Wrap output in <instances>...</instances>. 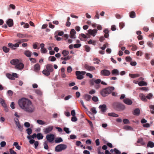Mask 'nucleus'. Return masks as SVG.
Wrapping results in <instances>:
<instances>
[{"mask_svg": "<svg viewBox=\"0 0 154 154\" xmlns=\"http://www.w3.org/2000/svg\"><path fill=\"white\" fill-rule=\"evenodd\" d=\"M18 103L20 107L26 112L32 113L34 112L35 107L29 100L23 98L20 99Z\"/></svg>", "mask_w": 154, "mask_h": 154, "instance_id": "nucleus-1", "label": "nucleus"}, {"mask_svg": "<svg viewBox=\"0 0 154 154\" xmlns=\"http://www.w3.org/2000/svg\"><path fill=\"white\" fill-rule=\"evenodd\" d=\"M112 106L113 109L118 111H123L125 109V106L124 104L119 102H113Z\"/></svg>", "mask_w": 154, "mask_h": 154, "instance_id": "nucleus-2", "label": "nucleus"}, {"mask_svg": "<svg viewBox=\"0 0 154 154\" xmlns=\"http://www.w3.org/2000/svg\"><path fill=\"white\" fill-rule=\"evenodd\" d=\"M46 69H44L42 73L46 76H48L50 74V73L54 70L53 65L50 64H48L46 66Z\"/></svg>", "mask_w": 154, "mask_h": 154, "instance_id": "nucleus-3", "label": "nucleus"}, {"mask_svg": "<svg viewBox=\"0 0 154 154\" xmlns=\"http://www.w3.org/2000/svg\"><path fill=\"white\" fill-rule=\"evenodd\" d=\"M113 87H109L103 89L100 92L101 94L103 97H105L111 93L114 90Z\"/></svg>", "mask_w": 154, "mask_h": 154, "instance_id": "nucleus-4", "label": "nucleus"}, {"mask_svg": "<svg viewBox=\"0 0 154 154\" xmlns=\"http://www.w3.org/2000/svg\"><path fill=\"white\" fill-rule=\"evenodd\" d=\"M67 148V146L64 144H60L56 146L55 149L56 152H59L65 150Z\"/></svg>", "mask_w": 154, "mask_h": 154, "instance_id": "nucleus-5", "label": "nucleus"}, {"mask_svg": "<svg viewBox=\"0 0 154 154\" xmlns=\"http://www.w3.org/2000/svg\"><path fill=\"white\" fill-rule=\"evenodd\" d=\"M86 72L84 71L82 72L77 71L75 72V75L77 76L76 78L79 80H81L84 78L83 76L86 73Z\"/></svg>", "mask_w": 154, "mask_h": 154, "instance_id": "nucleus-6", "label": "nucleus"}, {"mask_svg": "<svg viewBox=\"0 0 154 154\" xmlns=\"http://www.w3.org/2000/svg\"><path fill=\"white\" fill-rule=\"evenodd\" d=\"M6 75L8 78L12 80H14L15 78H17L18 77L17 74L15 73H13L12 74L7 73L6 74Z\"/></svg>", "mask_w": 154, "mask_h": 154, "instance_id": "nucleus-7", "label": "nucleus"}, {"mask_svg": "<svg viewBox=\"0 0 154 154\" xmlns=\"http://www.w3.org/2000/svg\"><path fill=\"white\" fill-rule=\"evenodd\" d=\"M46 138L49 142L51 143L54 139V135L52 134H48L46 136Z\"/></svg>", "mask_w": 154, "mask_h": 154, "instance_id": "nucleus-8", "label": "nucleus"}, {"mask_svg": "<svg viewBox=\"0 0 154 154\" xmlns=\"http://www.w3.org/2000/svg\"><path fill=\"white\" fill-rule=\"evenodd\" d=\"M110 72L109 70L106 69L102 70L100 72L101 75L104 76H109L110 74Z\"/></svg>", "mask_w": 154, "mask_h": 154, "instance_id": "nucleus-9", "label": "nucleus"}, {"mask_svg": "<svg viewBox=\"0 0 154 154\" xmlns=\"http://www.w3.org/2000/svg\"><path fill=\"white\" fill-rule=\"evenodd\" d=\"M97 30L96 29H94L92 30L90 29L88 31V33L93 36H94L97 32Z\"/></svg>", "mask_w": 154, "mask_h": 154, "instance_id": "nucleus-10", "label": "nucleus"}, {"mask_svg": "<svg viewBox=\"0 0 154 154\" xmlns=\"http://www.w3.org/2000/svg\"><path fill=\"white\" fill-rule=\"evenodd\" d=\"M123 101L125 103L128 105H131L133 103L131 100L127 98H125L123 100Z\"/></svg>", "mask_w": 154, "mask_h": 154, "instance_id": "nucleus-11", "label": "nucleus"}, {"mask_svg": "<svg viewBox=\"0 0 154 154\" xmlns=\"http://www.w3.org/2000/svg\"><path fill=\"white\" fill-rule=\"evenodd\" d=\"M53 127L49 126L44 129V132L45 134H47L51 132L53 130Z\"/></svg>", "mask_w": 154, "mask_h": 154, "instance_id": "nucleus-12", "label": "nucleus"}, {"mask_svg": "<svg viewBox=\"0 0 154 154\" xmlns=\"http://www.w3.org/2000/svg\"><path fill=\"white\" fill-rule=\"evenodd\" d=\"M84 67L86 69L90 71H92L95 69V68L94 67L89 66L87 64L85 65Z\"/></svg>", "mask_w": 154, "mask_h": 154, "instance_id": "nucleus-13", "label": "nucleus"}, {"mask_svg": "<svg viewBox=\"0 0 154 154\" xmlns=\"http://www.w3.org/2000/svg\"><path fill=\"white\" fill-rule=\"evenodd\" d=\"M76 32L74 29H72L70 32V37L72 38H76L75 34Z\"/></svg>", "mask_w": 154, "mask_h": 154, "instance_id": "nucleus-14", "label": "nucleus"}, {"mask_svg": "<svg viewBox=\"0 0 154 154\" xmlns=\"http://www.w3.org/2000/svg\"><path fill=\"white\" fill-rule=\"evenodd\" d=\"M139 97L142 101L144 102H146L147 101L146 96H145L143 93L140 94Z\"/></svg>", "mask_w": 154, "mask_h": 154, "instance_id": "nucleus-15", "label": "nucleus"}, {"mask_svg": "<svg viewBox=\"0 0 154 154\" xmlns=\"http://www.w3.org/2000/svg\"><path fill=\"white\" fill-rule=\"evenodd\" d=\"M15 68L21 70L24 67V65L21 63H18L15 66Z\"/></svg>", "mask_w": 154, "mask_h": 154, "instance_id": "nucleus-16", "label": "nucleus"}, {"mask_svg": "<svg viewBox=\"0 0 154 154\" xmlns=\"http://www.w3.org/2000/svg\"><path fill=\"white\" fill-rule=\"evenodd\" d=\"M19 62V60L18 59H14L10 61L11 63L14 65H16Z\"/></svg>", "mask_w": 154, "mask_h": 154, "instance_id": "nucleus-17", "label": "nucleus"}, {"mask_svg": "<svg viewBox=\"0 0 154 154\" xmlns=\"http://www.w3.org/2000/svg\"><path fill=\"white\" fill-rule=\"evenodd\" d=\"M79 38L81 41H85L83 39L86 38L87 37L85 34L81 33L79 35Z\"/></svg>", "mask_w": 154, "mask_h": 154, "instance_id": "nucleus-18", "label": "nucleus"}, {"mask_svg": "<svg viewBox=\"0 0 154 154\" xmlns=\"http://www.w3.org/2000/svg\"><path fill=\"white\" fill-rule=\"evenodd\" d=\"M34 71L36 72H38L40 69V65L38 63L35 64L34 67Z\"/></svg>", "mask_w": 154, "mask_h": 154, "instance_id": "nucleus-19", "label": "nucleus"}, {"mask_svg": "<svg viewBox=\"0 0 154 154\" xmlns=\"http://www.w3.org/2000/svg\"><path fill=\"white\" fill-rule=\"evenodd\" d=\"M6 23L9 27L13 26V20L11 19H8Z\"/></svg>", "mask_w": 154, "mask_h": 154, "instance_id": "nucleus-20", "label": "nucleus"}, {"mask_svg": "<svg viewBox=\"0 0 154 154\" xmlns=\"http://www.w3.org/2000/svg\"><path fill=\"white\" fill-rule=\"evenodd\" d=\"M106 106L105 104L100 105L99 106V108L101 109V111L102 112H105L106 110Z\"/></svg>", "mask_w": 154, "mask_h": 154, "instance_id": "nucleus-21", "label": "nucleus"}, {"mask_svg": "<svg viewBox=\"0 0 154 154\" xmlns=\"http://www.w3.org/2000/svg\"><path fill=\"white\" fill-rule=\"evenodd\" d=\"M84 99L87 101H89L91 98V96L89 94H85L84 95Z\"/></svg>", "mask_w": 154, "mask_h": 154, "instance_id": "nucleus-22", "label": "nucleus"}, {"mask_svg": "<svg viewBox=\"0 0 154 154\" xmlns=\"http://www.w3.org/2000/svg\"><path fill=\"white\" fill-rule=\"evenodd\" d=\"M24 54L27 57H29L31 56L32 52L29 50H27L24 51Z\"/></svg>", "mask_w": 154, "mask_h": 154, "instance_id": "nucleus-23", "label": "nucleus"}, {"mask_svg": "<svg viewBox=\"0 0 154 154\" xmlns=\"http://www.w3.org/2000/svg\"><path fill=\"white\" fill-rule=\"evenodd\" d=\"M112 75H119V72L118 69H115L112 70Z\"/></svg>", "mask_w": 154, "mask_h": 154, "instance_id": "nucleus-24", "label": "nucleus"}, {"mask_svg": "<svg viewBox=\"0 0 154 154\" xmlns=\"http://www.w3.org/2000/svg\"><path fill=\"white\" fill-rule=\"evenodd\" d=\"M17 36L19 38H26L28 37V35L26 34L20 33H18L17 34Z\"/></svg>", "mask_w": 154, "mask_h": 154, "instance_id": "nucleus-25", "label": "nucleus"}, {"mask_svg": "<svg viewBox=\"0 0 154 154\" xmlns=\"http://www.w3.org/2000/svg\"><path fill=\"white\" fill-rule=\"evenodd\" d=\"M140 110L139 109L137 108L134 109L133 114L136 116H139L140 114Z\"/></svg>", "mask_w": 154, "mask_h": 154, "instance_id": "nucleus-26", "label": "nucleus"}, {"mask_svg": "<svg viewBox=\"0 0 154 154\" xmlns=\"http://www.w3.org/2000/svg\"><path fill=\"white\" fill-rule=\"evenodd\" d=\"M137 143H140L142 145H144L145 144V143L143 142V139L142 138H139L138 139L137 141Z\"/></svg>", "mask_w": 154, "mask_h": 154, "instance_id": "nucleus-27", "label": "nucleus"}, {"mask_svg": "<svg viewBox=\"0 0 154 154\" xmlns=\"http://www.w3.org/2000/svg\"><path fill=\"white\" fill-rule=\"evenodd\" d=\"M108 115L110 116H112L115 117H117L119 116L118 114L114 112H111L108 113Z\"/></svg>", "mask_w": 154, "mask_h": 154, "instance_id": "nucleus-28", "label": "nucleus"}, {"mask_svg": "<svg viewBox=\"0 0 154 154\" xmlns=\"http://www.w3.org/2000/svg\"><path fill=\"white\" fill-rule=\"evenodd\" d=\"M129 76L131 78H134L140 76V75L138 74H129Z\"/></svg>", "mask_w": 154, "mask_h": 154, "instance_id": "nucleus-29", "label": "nucleus"}, {"mask_svg": "<svg viewBox=\"0 0 154 154\" xmlns=\"http://www.w3.org/2000/svg\"><path fill=\"white\" fill-rule=\"evenodd\" d=\"M63 141V140L62 138L60 137H57L56 138L55 140V143H57L62 142Z\"/></svg>", "mask_w": 154, "mask_h": 154, "instance_id": "nucleus-30", "label": "nucleus"}, {"mask_svg": "<svg viewBox=\"0 0 154 154\" xmlns=\"http://www.w3.org/2000/svg\"><path fill=\"white\" fill-rule=\"evenodd\" d=\"M109 31L106 29H105L103 31V32L105 33L104 36L105 38H107L109 36Z\"/></svg>", "mask_w": 154, "mask_h": 154, "instance_id": "nucleus-31", "label": "nucleus"}, {"mask_svg": "<svg viewBox=\"0 0 154 154\" xmlns=\"http://www.w3.org/2000/svg\"><path fill=\"white\" fill-rule=\"evenodd\" d=\"M138 85L140 86H146L147 85V83L145 82L141 81L138 83Z\"/></svg>", "mask_w": 154, "mask_h": 154, "instance_id": "nucleus-32", "label": "nucleus"}, {"mask_svg": "<svg viewBox=\"0 0 154 154\" xmlns=\"http://www.w3.org/2000/svg\"><path fill=\"white\" fill-rule=\"evenodd\" d=\"M28 40L26 39H22L21 40H17V43L20 44L22 43L27 42Z\"/></svg>", "mask_w": 154, "mask_h": 154, "instance_id": "nucleus-33", "label": "nucleus"}, {"mask_svg": "<svg viewBox=\"0 0 154 154\" xmlns=\"http://www.w3.org/2000/svg\"><path fill=\"white\" fill-rule=\"evenodd\" d=\"M154 146V143L153 142L149 141L147 144V147H149L151 148H152Z\"/></svg>", "mask_w": 154, "mask_h": 154, "instance_id": "nucleus-34", "label": "nucleus"}, {"mask_svg": "<svg viewBox=\"0 0 154 154\" xmlns=\"http://www.w3.org/2000/svg\"><path fill=\"white\" fill-rule=\"evenodd\" d=\"M14 120L15 121V124L17 127L20 126V123L19 122L18 119L17 118H14Z\"/></svg>", "mask_w": 154, "mask_h": 154, "instance_id": "nucleus-35", "label": "nucleus"}, {"mask_svg": "<svg viewBox=\"0 0 154 154\" xmlns=\"http://www.w3.org/2000/svg\"><path fill=\"white\" fill-rule=\"evenodd\" d=\"M37 122L40 125H44L46 124V123L45 122L42 121V120L38 119L37 121Z\"/></svg>", "mask_w": 154, "mask_h": 154, "instance_id": "nucleus-36", "label": "nucleus"}, {"mask_svg": "<svg viewBox=\"0 0 154 154\" xmlns=\"http://www.w3.org/2000/svg\"><path fill=\"white\" fill-rule=\"evenodd\" d=\"M2 49L3 51L5 53H8L9 50L10 49L8 48L7 47L4 46L2 48Z\"/></svg>", "mask_w": 154, "mask_h": 154, "instance_id": "nucleus-37", "label": "nucleus"}, {"mask_svg": "<svg viewBox=\"0 0 154 154\" xmlns=\"http://www.w3.org/2000/svg\"><path fill=\"white\" fill-rule=\"evenodd\" d=\"M37 137L38 140L42 139L43 138V136L42 134L39 133L37 134Z\"/></svg>", "mask_w": 154, "mask_h": 154, "instance_id": "nucleus-38", "label": "nucleus"}, {"mask_svg": "<svg viewBox=\"0 0 154 154\" xmlns=\"http://www.w3.org/2000/svg\"><path fill=\"white\" fill-rule=\"evenodd\" d=\"M94 61V64H98L100 62V60L99 59L97 58H95L93 59Z\"/></svg>", "mask_w": 154, "mask_h": 154, "instance_id": "nucleus-39", "label": "nucleus"}, {"mask_svg": "<svg viewBox=\"0 0 154 154\" xmlns=\"http://www.w3.org/2000/svg\"><path fill=\"white\" fill-rule=\"evenodd\" d=\"M88 42L89 44H92L95 45H96V41L94 40L90 39Z\"/></svg>", "mask_w": 154, "mask_h": 154, "instance_id": "nucleus-40", "label": "nucleus"}, {"mask_svg": "<svg viewBox=\"0 0 154 154\" xmlns=\"http://www.w3.org/2000/svg\"><path fill=\"white\" fill-rule=\"evenodd\" d=\"M130 17L132 18H134L135 17V13L134 11H132L130 13Z\"/></svg>", "mask_w": 154, "mask_h": 154, "instance_id": "nucleus-41", "label": "nucleus"}, {"mask_svg": "<svg viewBox=\"0 0 154 154\" xmlns=\"http://www.w3.org/2000/svg\"><path fill=\"white\" fill-rule=\"evenodd\" d=\"M69 54V52L66 50H64L62 52V54L64 57L66 56Z\"/></svg>", "mask_w": 154, "mask_h": 154, "instance_id": "nucleus-42", "label": "nucleus"}, {"mask_svg": "<svg viewBox=\"0 0 154 154\" xmlns=\"http://www.w3.org/2000/svg\"><path fill=\"white\" fill-rule=\"evenodd\" d=\"M71 58V56H68L67 57H62L61 58V60H64L66 61V60H69Z\"/></svg>", "mask_w": 154, "mask_h": 154, "instance_id": "nucleus-43", "label": "nucleus"}, {"mask_svg": "<svg viewBox=\"0 0 154 154\" xmlns=\"http://www.w3.org/2000/svg\"><path fill=\"white\" fill-rule=\"evenodd\" d=\"M48 60L51 61H54L56 60V58L54 56H50L49 57Z\"/></svg>", "mask_w": 154, "mask_h": 154, "instance_id": "nucleus-44", "label": "nucleus"}, {"mask_svg": "<svg viewBox=\"0 0 154 154\" xmlns=\"http://www.w3.org/2000/svg\"><path fill=\"white\" fill-rule=\"evenodd\" d=\"M152 94L151 93H149L146 96V99H148L150 100L152 98Z\"/></svg>", "mask_w": 154, "mask_h": 154, "instance_id": "nucleus-45", "label": "nucleus"}, {"mask_svg": "<svg viewBox=\"0 0 154 154\" xmlns=\"http://www.w3.org/2000/svg\"><path fill=\"white\" fill-rule=\"evenodd\" d=\"M26 131L27 134L29 135L32 133V130L31 128H29L26 129Z\"/></svg>", "mask_w": 154, "mask_h": 154, "instance_id": "nucleus-46", "label": "nucleus"}, {"mask_svg": "<svg viewBox=\"0 0 154 154\" xmlns=\"http://www.w3.org/2000/svg\"><path fill=\"white\" fill-rule=\"evenodd\" d=\"M8 46L11 48H12L13 50H15L16 48L13 47V44L11 43H8Z\"/></svg>", "mask_w": 154, "mask_h": 154, "instance_id": "nucleus-47", "label": "nucleus"}, {"mask_svg": "<svg viewBox=\"0 0 154 154\" xmlns=\"http://www.w3.org/2000/svg\"><path fill=\"white\" fill-rule=\"evenodd\" d=\"M130 47H132L131 50L132 51H135L137 49V46L135 45H131Z\"/></svg>", "mask_w": 154, "mask_h": 154, "instance_id": "nucleus-48", "label": "nucleus"}, {"mask_svg": "<svg viewBox=\"0 0 154 154\" xmlns=\"http://www.w3.org/2000/svg\"><path fill=\"white\" fill-rule=\"evenodd\" d=\"M85 51L87 52H88L90 51L91 48H90L88 45H85Z\"/></svg>", "mask_w": 154, "mask_h": 154, "instance_id": "nucleus-49", "label": "nucleus"}, {"mask_svg": "<svg viewBox=\"0 0 154 154\" xmlns=\"http://www.w3.org/2000/svg\"><path fill=\"white\" fill-rule=\"evenodd\" d=\"M69 129L68 128H64L63 130L67 133L69 134L70 132V131L69 130Z\"/></svg>", "mask_w": 154, "mask_h": 154, "instance_id": "nucleus-50", "label": "nucleus"}, {"mask_svg": "<svg viewBox=\"0 0 154 154\" xmlns=\"http://www.w3.org/2000/svg\"><path fill=\"white\" fill-rule=\"evenodd\" d=\"M108 45V44L107 43H106V44H104L102 47H101L100 48L103 50H104L106 48L107 46Z\"/></svg>", "mask_w": 154, "mask_h": 154, "instance_id": "nucleus-51", "label": "nucleus"}, {"mask_svg": "<svg viewBox=\"0 0 154 154\" xmlns=\"http://www.w3.org/2000/svg\"><path fill=\"white\" fill-rule=\"evenodd\" d=\"M81 46V44H75L74 45L73 47L75 48H78Z\"/></svg>", "mask_w": 154, "mask_h": 154, "instance_id": "nucleus-52", "label": "nucleus"}, {"mask_svg": "<svg viewBox=\"0 0 154 154\" xmlns=\"http://www.w3.org/2000/svg\"><path fill=\"white\" fill-rule=\"evenodd\" d=\"M95 83V81L94 79H91L89 81V83L91 85H93Z\"/></svg>", "mask_w": 154, "mask_h": 154, "instance_id": "nucleus-53", "label": "nucleus"}, {"mask_svg": "<svg viewBox=\"0 0 154 154\" xmlns=\"http://www.w3.org/2000/svg\"><path fill=\"white\" fill-rule=\"evenodd\" d=\"M123 123L125 124H128L130 123L129 121L127 119H124L123 120Z\"/></svg>", "mask_w": 154, "mask_h": 154, "instance_id": "nucleus-54", "label": "nucleus"}, {"mask_svg": "<svg viewBox=\"0 0 154 154\" xmlns=\"http://www.w3.org/2000/svg\"><path fill=\"white\" fill-rule=\"evenodd\" d=\"M1 104L2 105V106H3L4 108H5L7 107L6 104L5 103V100H3L2 101V102H0Z\"/></svg>", "mask_w": 154, "mask_h": 154, "instance_id": "nucleus-55", "label": "nucleus"}, {"mask_svg": "<svg viewBox=\"0 0 154 154\" xmlns=\"http://www.w3.org/2000/svg\"><path fill=\"white\" fill-rule=\"evenodd\" d=\"M44 148L46 149H48V145L47 142H45L44 143Z\"/></svg>", "mask_w": 154, "mask_h": 154, "instance_id": "nucleus-56", "label": "nucleus"}, {"mask_svg": "<svg viewBox=\"0 0 154 154\" xmlns=\"http://www.w3.org/2000/svg\"><path fill=\"white\" fill-rule=\"evenodd\" d=\"M125 60L127 61L130 62L132 60V58L130 56H128L126 57Z\"/></svg>", "mask_w": 154, "mask_h": 154, "instance_id": "nucleus-57", "label": "nucleus"}, {"mask_svg": "<svg viewBox=\"0 0 154 154\" xmlns=\"http://www.w3.org/2000/svg\"><path fill=\"white\" fill-rule=\"evenodd\" d=\"M35 93L38 95H41L42 94L41 91L39 89H36L35 90Z\"/></svg>", "mask_w": 154, "mask_h": 154, "instance_id": "nucleus-58", "label": "nucleus"}, {"mask_svg": "<svg viewBox=\"0 0 154 154\" xmlns=\"http://www.w3.org/2000/svg\"><path fill=\"white\" fill-rule=\"evenodd\" d=\"M124 129L127 130H130L131 129V127L129 126L126 125L124 127Z\"/></svg>", "mask_w": 154, "mask_h": 154, "instance_id": "nucleus-59", "label": "nucleus"}, {"mask_svg": "<svg viewBox=\"0 0 154 154\" xmlns=\"http://www.w3.org/2000/svg\"><path fill=\"white\" fill-rule=\"evenodd\" d=\"M92 100L94 102H97L98 100V99L97 97L94 96L92 98Z\"/></svg>", "mask_w": 154, "mask_h": 154, "instance_id": "nucleus-60", "label": "nucleus"}, {"mask_svg": "<svg viewBox=\"0 0 154 154\" xmlns=\"http://www.w3.org/2000/svg\"><path fill=\"white\" fill-rule=\"evenodd\" d=\"M77 120V118L75 116H73L71 118V121L73 122H75Z\"/></svg>", "mask_w": 154, "mask_h": 154, "instance_id": "nucleus-61", "label": "nucleus"}, {"mask_svg": "<svg viewBox=\"0 0 154 154\" xmlns=\"http://www.w3.org/2000/svg\"><path fill=\"white\" fill-rule=\"evenodd\" d=\"M143 54L142 52L140 51H137L136 53V55L137 56H138L140 55V56H141Z\"/></svg>", "mask_w": 154, "mask_h": 154, "instance_id": "nucleus-62", "label": "nucleus"}, {"mask_svg": "<svg viewBox=\"0 0 154 154\" xmlns=\"http://www.w3.org/2000/svg\"><path fill=\"white\" fill-rule=\"evenodd\" d=\"M24 125L26 128H29L30 127V125L28 122H25L24 124Z\"/></svg>", "mask_w": 154, "mask_h": 154, "instance_id": "nucleus-63", "label": "nucleus"}, {"mask_svg": "<svg viewBox=\"0 0 154 154\" xmlns=\"http://www.w3.org/2000/svg\"><path fill=\"white\" fill-rule=\"evenodd\" d=\"M91 110L94 114H96L97 113V111L96 110L95 108L94 107L91 108Z\"/></svg>", "mask_w": 154, "mask_h": 154, "instance_id": "nucleus-64", "label": "nucleus"}]
</instances>
